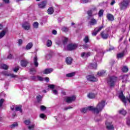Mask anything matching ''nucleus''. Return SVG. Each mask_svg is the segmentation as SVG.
Returning <instances> with one entry per match:
<instances>
[{
	"label": "nucleus",
	"mask_w": 130,
	"mask_h": 130,
	"mask_svg": "<svg viewBox=\"0 0 130 130\" xmlns=\"http://www.w3.org/2000/svg\"><path fill=\"white\" fill-rule=\"evenodd\" d=\"M119 98H120L122 102L124 103V105H126V101H128L129 103H130V97L126 99L125 96L123 95L122 91L119 94Z\"/></svg>",
	"instance_id": "4"
},
{
	"label": "nucleus",
	"mask_w": 130,
	"mask_h": 130,
	"mask_svg": "<svg viewBox=\"0 0 130 130\" xmlns=\"http://www.w3.org/2000/svg\"><path fill=\"white\" fill-rule=\"evenodd\" d=\"M52 33L54 35H56V34H57V31H56V30H53Z\"/></svg>",
	"instance_id": "57"
},
{
	"label": "nucleus",
	"mask_w": 130,
	"mask_h": 130,
	"mask_svg": "<svg viewBox=\"0 0 130 130\" xmlns=\"http://www.w3.org/2000/svg\"><path fill=\"white\" fill-rule=\"evenodd\" d=\"M75 75V72H72L71 73L67 74L66 75V77H68V78H72V77H74Z\"/></svg>",
	"instance_id": "31"
},
{
	"label": "nucleus",
	"mask_w": 130,
	"mask_h": 130,
	"mask_svg": "<svg viewBox=\"0 0 130 130\" xmlns=\"http://www.w3.org/2000/svg\"><path fill=\"white\" fill-rule=\"evenodd\" d=\"M54 87H55L54 84H50L48 85V88L50 89H54Z\"/></svg>",
	"instance_id": "45"
},
{
	"label": "nucleus",
	"mask_w": 130,
	"mask_h": 130,
	"mask_svg": "<svg viewBox=\"0 0 130 130\" xmlns=\"http://www.w3.org/2000/svg\"><path fill=\"white\" fill-rule=\"evenodd\" d=\"M117 81V78L115 76H110L108 78L107 83L108 85L111 87H114L115 83Z\"/></svg>",
	"instance_id": "2"
},
{
	"label": "nucleus",
	"mask_w": 130,
	"mask_h": 130,
	"mask_svg": "<svg viewBox=\"0 0 130 130\" xmlns=\"http://www.w3.org/2000/svg\"><path fill=\"white\" fill-rule=\"evenodd\" d=\"M17 126H18V123H14L10 125L11 128H15V127H17Z\"/></svg>",
	"instance_id": "37"
},
{
	"label": "nucleus",
	"mask_w": 130,
	"mask_h": 130,
	"mask_svg": "<svg viewBox=\"0 0 130 130\" xmlns=\"http://www.w3.org/2000/svg\"><path fill=\"white\" fill-rule=\"evenodd\" d=\"M107 18L109 21H112L114 20V16L109 13L107 15Z\"/></svg>",
	"instance_id": "17"
},
{
	"label": "nucleus",
	"mask_w": 130,
	"mask_h": 130,
	"mask_svg": "<svg viewBox=\"0 0 130 130\" xmlns=\"http://www.w3.org/2000/svg\"><path fill=\"white\" fill-rule=\"evenodd\" d=\"M3 75H4V76H7L8 77H9L10 76V74L8 72H7V71H4L2 72Z\"/></svg>",
	"instance_id": "44"
},
{
	"label": "nucleus",
	"mask_w": 130,
	"mask_h": 130,
	"mask_svg": "<svg viewBox=\"0 0 130 130\" xmlns=\"http://www.w3.org/2000/svg\"><path fill=\"white\" fill-rule=\"evenodd\" d=\"M97 24V20L94 18V16H92V18L89 21V25L90 26H94Z\"/></svg>",
	"instance_id": "13"
},
{
	"label": "nucleus",
	"mask_w": 130,
	"mask_h": 130,
	"mask_svg": "<svg viewBox=\"0 0 130 130\" xmlns=\"http://www.w3.org/2000/svg\"><path fill=\"white\" fill-rule=\"evenodd\" d=\"M63 42V44L66 45L67 44V42H68V38H64V40L62 41Z\"/></svg>",
	"instance_id": "48"
},
{
	"label": "nucleus",
	"mask_w": 130,
	"mask_h": 130,
	"mask_svg": "<svg viewBox=\"0 0 130 130\" xmlns=\"http://www.w3.org/2000/svg\"><path fill=\"white\" fill-rule=\"evenodd\" d=\"M130 0H123L119 5L120 10H125L129 5Z\"/></svg>",
	"instance_id": "3"
},
{
	"label": "nucleus",
	"mask_w": 130,
	"mask_h": 130,
	"mask_svg": "<svg viewBox=\"0 0 130 130\" xmlns=\"http://www.w3.org/2000/svg\"><path fill=\"white\" fill-rule=\"evenodd\" d=\"M22 27L23 29H24V30H26V31H28L30 30L31 25L30 24V23H29V22L25 21L22 23Z\"/></svg>",
	"instance_id": "5"
},
{
	"label": "nucleus",
	"mask_w": 130,
	"mask_h": 130,
	"mask_svg": "<svg viewBox=\"0 0 130 130\" xmlns=\"http://www.w3.org/2000/svg\"><path fill=\"white\" fill-rule=\"evenodd\" d=\"M52 44V42H51V40H48L47 41L46 46H47V47H50Z\"/></svg>",
	"instance_id": "32"
},
{
	"label": "nucleus",
	"mask_w": 130,
	"mask_h": 130,
	"mask_svg": "<svg viewBox=\"0 0 130 130\" xmlns=\"http://www.w3.org/2000/svg\"><path fill=\"white\" fill-rule=\"evenodd\" d=\"M52 56L51 54H48L46 55V59H49L51 58Z\"/></svg>",
	"instance_id": "43"
},
{
	"label": "nucleus",
	"mask_w": 130,
	"mask_h": 130,
	"mask_svg": "<svg viewBox=\"0 0 130 130\" xmlns=\"http://www.w3.org/2000/svg\"><path fill=\"white\" fill-rule=\"evenodd\" d=\"M84 48H89V45L86 44L83 46Z\"/></svg>",
	"instance_id": "64"
},
{
	"label": "nucleus",
	"mask_w": 130,
	"mask_h": 130,
	"mask_svg": "<svg viewBox=\"0 0 130 130\" xmlns=\"http://www.w3.org/2000/svg\"><path fill=\"white\" fill-rule=\"evenodd\" d=\"M22 43H23V41L22 40V39H19L18 40V44H19V45H21Z\"/></svg>",
	"instance_id": "55"
},
{
	"label": "nucleus",
	"mask_w": 130,
	"mask_h": 130,
	"mask_svg": "<svg viewBox=\"0 0 130 130\" xmlns=\"http://www.w3.org/2000/svg\"><path fill=\"white\" fill-rule=\"evenodd\" d=\"M21 64L22 67H27V64H28V61L25 60H22L21 61Z\"/></svg>",
	"instance_id": "21"
},
{
	"label": "nucleus",
	"mask_w": 130,
	"mask_h": 130,
	"mask_svg": "<svg viewBox=\"0 0 130 130\" xmlns=\"http://www.w3.org/2000/svg\"><path fill=\"white\" fill-rule=\"evenodd\" d=\"M30 122H31L30 121V120H25L24 121V123H25V124H26L27 125L30 124Z\"/></svg>",
	"instance_id": "46"
},
{
	"label": "nucleus",
	"mask_w": 130,
	"mask_h": 130,
	"mask_svg": "<svg viewBox=\"0 0 130 130\" xmlns=\"http://www.w3.org/2000/svg\"><path fill=\"white\" fill-rule=\"evenodd\" d=\"M119 113H120V114H122V115L124 116L126 114V111L123 109H121L120 111H119Z\"/></svg>",
	"instance_id": "28"
},
{
	"label": "nucleus",
	"mask_w": 130,
	"mask_h": 130,
	"mask_svg": "<svg viewBox=\"0 0 130 130\" xmlns=\"http://www.w3.org/2000/svg\"><path fill=\"white\" fill-rule=\"evenodd\" d=\"M87 97L89 99H94V98H95V97H96V95H95L94 93H89L87 94Z\"/></svg>",
	"instance_id": "19"
},
{
	"label": "nucleus",
	"mask_w": 130,
	"mask_h": 130,
	"mask_svg": "<svg viewBox=\"0 0 130 130\" xmlns=\"http://www.w3.org/2000/svg\"><path fill=\"white\" fill-rule=\"evenodd\" d=\"M103 29V26H100L99 27H96L93 30V32H92V36H96L99 32H100L101 30Z\"/></svg>",
	"instance_id": "8"
},
{
	"label": "nucleus",
	"mask_w": 130,
	"mask_h": 130,
	"mask_svg": "<svg viewBox=\"0 0 130 130\" xmlns=\"http://www.w3.org/2000/svg\"><path fill=\"white\" fill-rule=\"evenodd\" d=\"M3 2H4V3H5V4H9L10 0H3Z\"/></svg>",
	"instance_id": "61"
},
{
	"label": "nucleus",
	"mask_w": 130,
	"mask_h": 130,
	"mask_svg": "<svg viewBox=\"0 0 130 130\" xmlns=\"http://www.w3.org/2000/svg\"><path fill=\"white\" fill-rule=\"evenodd\" d=\"M54 12V10H53V8L50 7L48 8L47 10V13L49 14V15H52Z\"/></svg>",
	"instance_id": "22"
},
{
	"label": "nucleus",
	"mask_w": 130,
	"mask_h": 130,
	"mask_svg": "<svg viewBox=\"0 0 130 130\" xmlns=\"http://www.w3.org/2000/svg\"><path fill=\"white\" fill-rule=\"evenodd\" d=\"M40 116L41 118H44V117H45V115H44V114H41Z\"/></svg>",
	"instance_id": "59"
},
{
	"label": "nucleus",
	"mask_w": 130,
	"mask_h": 130,
	"mask_svg": "<svg viewBox=\"0 0 130 130\" xmlns=\"http://www.w3.org/2000/svg\"><path fill=\"white\" fill-rule=\"evenodd\" d=\"M90 11H91L92 14H94V15H96V14H97V8H96V7L92 8V10Z\"/></svg>",
	"instance_id": "34"
},
{
	"label": "nucleus",
	"mask_w": 130,
	"mask_h": 130,
	"mask_svg": "<svg viewBox=\"0 0 130 130\" xmlns=\"http://www.w3.org/2000/svg\"><path fill=\"white\" fill-rule=\"evenodd\" d=\"M53 71V69L50 68L45 69L43 72V74L45 75H47L48 74H50V73H52Z\"/></svg>",
	"instance_id": "16"
},
{
	"label": "nucleus",
	"mask_w": 130,
	"mask_h": 130,
	"mask_svg": "<svg viewBox=\"0 0 130 130\" xmlns=\"http://www.w3.org/2000/svg\"><path fill=\"white\" fill-rule=\"evenodd\" d=\"M40 108L42 111H44L46 109V107L44 106H41Z\"/></svg>",
	"instance_id": "47"
},
{
	"label": "nucleus",
	"mask_w": 130,
	"mask_h": 130,
	"mask_svg": "<svg viewBox=\"0 0 130 130\" xmlns=\"http://www.w3.org/2000/svg\"><path fill=\"white\" fill-rule=\"evenodd\" d=\"M128 77V76H127V75H124L123 77V79H125V81H126L127 80Z\"/></svg>",
	"instance_id": "63"
},
{
	"label": "nucleus",
	"mask_w": 130,
	"mask_h": 130,
	"mask_svg": "<svg viewBox=\"0 0 130 130\" xmlns=\"http://www.w3.org/2000/svg\"><path fill=\"white\" fill-rule=\"evenodd\" d=\"M33 47V44L32 43H29L28 44H27V45H26V49L27 50H29V49H31V48Z\"/></svg>",
	"instance_id": "26"
},
{
	"label": "nucleus",
	"mask_w": 130,
	"mask_h": 130,
	"mask_svg": "<svg viewBox=\"0 0 130 130\" xmlns=\"http://www.w3.org/2000/svg\"><path fill=\"white\" fill-rule=\"evenodd\" d=\"M78 47V45L75 44H70L67 46V50L72 51L75 50Z\"/></svg>",
	"instance_id": "6"
},
{
	"label": "nucleus",
	"mask_w": 130,
	"mask_h": 130,
	"mask_svg": "<svg viewBox=\"0 0 130 130\" xmlns=\"http://www.w3.org/2000/svg\"><path fill=\"white\" fill-rule=\"evenodd\" d=\"M10 77H11V78H17L18 76L16 75H14V74H10Z\"/></svg>",
	"instance_id": "52"
},
{
	"label": "nucleus",
	"mask_w": 130,
	"mask_h": 130,
	"mask_svg": "<svg viewBox=\"0 0 130 130\" xmlns=\"http://www.w3.org/2000/svg\"><path fill=\"white\" fill-rule=\"evenodd\" d=\"M61 30L63 32H68L69 31V28L64 26L61 28Z\"/></svg>",
	"instance_id": "42"
},
{
	"label": "nucleus",
	"mask_w": 130,
	"mask_h": 130,
	"mask_svg": "<svg viewBox=\"0 0 130 130\" xmlns=\"http://www.w3.org/2000/svg\"><path fill=\"white\" fill-rule=\"evenodd\" d=\"M14 72H15V73H17L18 72V71H19V67H17L16 68H15L14 70H13Z\"/></svg>",
	"instance_id": "56"
},
{
	"label": "nucleus",
	"mask_w": 130,
	"mask_h": 130,
	"mask_svg": "<svg viewBox=\"0 0 130 130\" xmlns=\"http://www.w3.org/2000/svg\"><path fill=\"white\" fill-rule=\"evenodd\" d=\"M37 99L38 102H41V101L42 100V96H41V95H38L37 96Z\"/></svg>",
	"instance_id": "35"
},
{
	"label": "nucleus",
	"mask_w": 130,
	"mask_h": 130,
	"mask_svg": "<svg viewBox=\"0 0 130 130\" xmlns=\"http://www.w3.org/2000/svg\"><path fill=\"white\" fill-rule=\"evenodd\" d=\"M72 108H73L71 106H69V107H66L64 108V110H68L69 109H72Z\"/></svg>",
	"instance_id": "51"
},
{
	"label": "nucleus",
	"mask_w": 130,
	"mask_h": 130,
	"mask_svg": "<svg viewBox=\"0 0 130 130\" xmlns=\"http://www.w3.org/2000/svg\"><path fill=\"white\" fill-rule=\"evenodd\" d=\"M90 55H91V52H90L87 53L83 52L81 53V57H83V58H86V57H88V56H90Z\"/></svg>",
	"instance_id": "15"
},
{
	"label": "nucleus",
	"mask_w": 130,
	"mask_h": 130,
	"mask_svg": "<svg viewBox=\"0 0 130 130\" xmlns=\"http://www.w3.org/2000/svg\"><path fill=\"white\" fill-rule=\"evenodd\" d=\"M90 67L96 70L97 69V63H90Z\"/></svg>",
	"instance_id": "30"
},
{
	"label": "nucleus",
	"mask_w": 130,
	"mask_h": 130,
	"mask_svg": "<svg viewBox=\"0 0 130 130\" xmlns=\"http://www.w3.org/2000/svg\"><path fill=\"white\" fill-rule=\"evenodd\" d=\"M12 57H13V55L12 54H10L7 57V58H8L9 59H11V58H12Z\"/></svg>",
	"instance_id": "62"
},
{
	"label": "nucleus",
	"mask_w": 130,
	"mask_h": 130,
	"mask_svg": "<svg viewBox=\"0 0 130 130\" xmlns=\"http://www.w3.org/2000/svg\"><path fill=\"white\" fill-rule=\"evenodd\" d=\"M38 26H39V23L37 22H34L33 27L35 28V29H37L38 28Z\"/></svg>",
	"instance_id": "33"
},
{
	"label": "nucleus",
	"mask_w": 130,
	"mask_h": 130,
	"mask_svg": "<svg viewBox=\"0 0 130 130\" xmlns=\"http://www.w3.org/2000/svg\"><path fill=\"white\" fill-rule=\"evenodd\" d=\"M34 127H35V124H32V125L28 126V128L29 130H34Z\"/></svg>",
	"instance_id": "38"
},
{
	"label": "nucleus",
	"mask_w": 130,
	"mask_h": 130,
	"mask_svg": "<svg viewBox=\"0 0 130 130\" xmlns=\"http://www.w3.org/2000/svg\"><path fill=\"white\" fill-rule=\"evenodd\" d=\"M44 80L46 81V82H49V78L45 77Z\"/></svg>",
	"instance_id": "60"
},
{
	"label": "nucleus",
	"mask_w": 130,
	"mask_h": 130,
	"mask_svg": "<svg viewBox=\"0 0 130 130\" xmlns=\"http://www.w3.org/2000/svg\"><path fill=\"white\" fill-rule=\"evenodd\" d=\"M4 101H5V100H4L3 99H2L0 100V107H2V106L3 105V104L4 103Z\"/></svg>",
	"instance_id": "49"
},
{
	"label": "nucleus",
	"mask_w": 130,
	"mask_h": 130,
	"mask_svg": "<svg viewBox=\"0 0 130 130\" xmlns=\"http://www.w3.org/2000/svg\"><path fill=\"white\" fill-rule=\"evenodd\" d=\"M11 109L12 110V111H20V112L22 113V107H16L15 106H12L11 107Z\"/></svg>",
	"instance_id": "10"
},
{
	"label": "nucleus",
	"mask_w": 130,
	"mask_h": 130,
	"mask_svg": "<svg viewBox=\"0 0 130 130\" xmlns=\"http://www.w3.org/2000/svg\"><path fill=\"white\" fill-rule=\"evenodd\" d=\"M114 4H115V1L112 0L111 4H110L111 6H113V5H114Z\"/></svg>",
	"instance_id": "58"
},
{
	"label": "nucleus",
	"mask_w": 130,
	"mask_h": 130,
	"mask_svg": "<svg viewBox=\"0 0 130 130\" xmlns=\"http://www.w3.org/2000/svg\"><path fill=\"white\" fill-rule=\"evenodd\" d=\"M30 72L32 75H34V74L36 73V70H35V68H31L30 69Z\"/></svg>",
	"instance_id": "41"
},
{
	"label": "nucleus",
	"mask_w": 130,
	"mask_h": 130,
	"mask_svg": "<svg viewBox=\"0 0 130 130\" xmlns=\"http://www.w3.org/2000/svg\"><path fill=\"white\" fill-rule=\"evenodd\" d=\"M38 80L41 81H44V79L40 76H38Z\"/></svg>",
	"instance_id": "50"
},
{
	"label": "nucleus",
	"mask_w": 130,
	"mask_h": 130,
	"mask_svg": "<svg viewBox=\"0 0 130 130\" xmlns=\"http://www.w3.org/2000/svg\"><path fill=\"white\" fill-rule=\"evenodd\" d=\"M83 41L84 42H85V43H88L90 42L89 37L88 36H85V38L83 39Z\"/></svg>",
	"instance_id": "27"
},
{
	"label": "nucleus",
	"mask_w": 130,
	"mask_h": 130,
	"mask_svg": "<svg viewBox=\"0 0 130 130\" xmlns=\"http://www.w3.org/2000/svg\"><path fill=\"white\" fill-rule=\"evenodd\" d=\"M6 35V31H3L1 32H0V39H2L4 36Z\"/></svg>",
	"instance_id": "36"
},
{
	"label": "nucleus",
	"mask_w": 130,
	"mask_h": 130,
	"mask_svg": "<svg viewBox=\"0 0 130 130\" xmlns=\"http://www.w3.org/2000/svg\"><path fill=\"white\" fill-rule=\"evenodd\" d=\"M87 14L88 15V16L89 17V18L91 17H93L92 11H90V10L88 11L87 12Z\"/></svg>",
	"instance_id": "39"
},
{
	"label": "nucleus",
	"mask_w": 130,
	"mask_h": 130,
	"mask_svg": "<svg viewBox=\"0 0 130 130\" xmlns=\"http://www.w3.org/2000/svg\"><path fill=\"white\" fill-rule=\"evenodd\" d=\"M128 71V68L126 66H123L122 68V72L123 73H127Z\"/></svg>",
	"instance_id": "29"
},
{
	"label": "nucleus",
	"mask_w": 130,
	"mask_h": 130,
	"mask_svg": "<svg viewBox=\"0 0 130 130\" xmlns=\"http://www.w3.org/2000/svg\"><path fill=\"white\" fill-rule=\"evenodd\" d=\"M104 12V11L103 10H100L99 12V16L102 17V16H103Z\"/></svg>",
	"instance_id": "40"
},
{
	"label": "nucleus",
	"mask_w": 130,
	"mask_h": 130,
	"mask_svg": "<svg viewBox=\"0 0 130 130\" xmlns=\"http://www.w3.org/2000/svg\"><path fill=\"white\" fill-rule=\"evenodd\" d=\"M38 59L37 58V56H35V57L34 58V65L35 66V67L36 68H37V67H38L39 66V63H38Z\"/></svg>",
	"instance_id": "20"
},
{
	"label": "nucleus",
	"mask_w": 130,
	"mask_h": 130,
	"mask_svg": "<svg viewBox=\"0 0 130 130\" xmlns=\"http://www.w3.org/2000/svg\"><path fill=\"white\" fill-rule=\"evenodd\" d=\"M1 68L3 70H8V69H9V66L6 64L2 63L1 64Z\"/></svg>",
	"instance_id": "25"
},
{
	"label": "nucleus",
	"mask_w": 130,
	"mask_h": 130,
	"mask_svg": "<svg viewBox=\"0 0 130 130\" xmlns=\"http://www.w3.org/2000/svg\"><path fill=\"white\" fill-rule=\"evenodd\" d=\"M87 80L90 81V82H97L98 80L96 77H94L93 75H88L86 77Z\"/></svg>",
	"instance_id": "11"
},
{
	"label": "nucleus",
	"mask_w": 130,
	"mask_h": 130,
	"mask_svg": "<svg viewBox=\"0 0 130 130\" xmlns=\"http://www.w3.org/2000/svg\"><path fill=\"white\" fill-rule=\"evenodd\" d=\"M106 125L107 129L108 130H113L114 129V127L113 126V125L112 124V123L110 122H106Z\"/></svg>",
	"instance_id": "9"
},
{
	"label": "nucleus",
	"mask_w": 130,
	"mask_h": 130,
	"mask_svg": "<svg viewBox=\"0 0 130 130\" xmlns=\"http://www.w3.org/2000/svg\"><path fill=\"white\" fill-rule=\"evenodd\" d=\"M123 56H124V51H123L121 53L117 54V58L118 59L122 58V57H123Z\"/></svg>",
	"instance_id": "23"
},
{
	"label": "nucleus",
	"mask_w": 130,
	"mask_h": 130,
	"mask_svg": "<svg viewBox=\"0 0 130 130\" xmlns=\"http://www.w3.org/2000/svg\"><path fill=\"white\" fill-rule=\"evenodd\" d=\"M73 61V58L71 57H68L66 58V62L67 64H72Z\"/></svg>",
	"instance_id": "18"
},
{
	"label": "nucleus",
	"mask_w": 130,
	"mask_h": 130,
	"mask_svg": "<svg viewBox=\"0 0 130 130\" xmlns=\"http://www.w3.org/2000/svg\"><path fill=\"white\" fill-rule=\"evenodd\" d=\"M46 1H43L38 4L39 8L40 9H44L46 6Z\"/></svg>",
	"instance_id": "12"
},
{
	"label": "nucleus",
	"mask_w": 130,
	"mask_h": 130,
	"mask_svg": "<svg viewBox=\"0 0 130 130\" xmlns=\"http://www.w3.org/2000/svg\"><path fill=\"white\" fill-rule=\"evenodd\" d=\"M101 35L103 39H107L108 37L109 36V34L107 33H105L104 31H102L101 33Z\"/></svg>",
	"instance_id": "14"
},
{
	"label": "nucleus",
	"mask_w": 130,
	"mask_h": 130,
	"mask_svg": "<svg viewBox=\"0 0 130 130\" xmlns=\"http://www.w3.org/2000/svg\"><path fill=\"white\" fill-rule=\"evenodd\" d=\"M75 100H76V96L75 95L67 97L65 99V101L67 103H72V102H73Z\"/></svg>",
	"instance_id": "7"
},
{
	"label": "nucleus",
	"mask_w": 130,
	"mask_h": 130,
	"mask_svg": "<svg viewBox=\"0 0 130 130\" xmlns=\"http://www.w3.org/2000/svg\"><path fill=\"white\" fill-rule=\"evenodd\" d=\"M30 80H32V81H35L36 80V77L32 76L30 77Z\"/></svg>",
	"instance_id": "53"
},
{
	"label": "nucleus",
	"mask_w": 130,
	"mask_h": 130,
	"mask_svg": "<svg viewBox=\"0 0 130 130\" xmlns=\"http://www.w3.org/2000/svg\"><path fill=\"white\" fill-rule=\"evenodd\" d=\"M53 93V94H54V95H57V90H55V89H53L52 90Z\"/></svg>",
	"instance_id": "54"
},
{
	"label": "nucleus",
	"mask_w": 130,
	"mask_h": 130,
	"mask_svg": "<svg viewBox=\"0 0 130 130\" xmlns=\"http://www.w3.org/2000/svg\"><path fill=\"white\" fill-rule=\"evenodd\" d=\"M105 107V101H102L99 103L96 107L93 106H89L87 108H83L81 109L82 113H86L88 110L91 111L93 112L94 114H99L103 110V108Z\"/></svg>",
	"instance_id": "1"
},
{
	"label": "nucleus",
	"mask_w": 130,
	"mask_h": 130,
	"mask_svg": "<svg viewBox=\"0 0 130 130\" xmlns=\"http://www.w3.org/2000/svg\"><path fill=\"white\" fill-rule=\"evenodd\" d=\"M106 73V71H104V70H102L100 72H99L97 74L98 76H99V77H102L103 76H104V75H105V73Z\"/></svg>",
	"instance_id": "24"
}]
</instances>
